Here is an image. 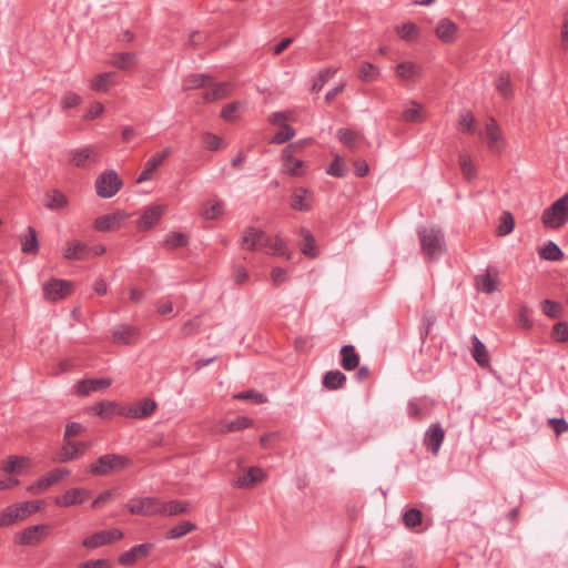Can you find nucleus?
Instances as JSON below:
<instances>
[{
	"instance_id": "nucleus-1",
	"label": "nucleus",
	"mask_w": 568,
	"mask_h": 568,
	"mask_svg": "<svg viewBox=\"0 0 568 568\" xmlns=\"http://www.w3.org/2000/svg\"><path fill=\"white\" fill-rule=\"evenodd\" d=\"M132 465L130 458L119 454H105L100 456L90 466L89 471L97 476H106L111 473L121 471Z\"/></svg>"
},
{
	"instance_id": "nucleus-2",
	"label": "nucleus",
	"mask_w": 568,
	"mask_h": 568,
	"mask_svg": "<svg viewBox=\"0 0 568 568\" xmlns=\"http://www.w3.org/2000/svg\"><path fill=\"white\" fill-rule=\"evenodd\" d=\"M41 507V501H26L10 505L0 511V528L8 527L17 521L27 519Z\"/></svg>"
},
{
	"instance_id": "nucleus-3",
	"label": "nucleus",
	"mask_w": 568,
	"mask_h": 568,
	"mask_svg": "<svg viewBox=\"0 0 568 568\" xmlns=\"http://www.w3.org/2000/svg\"><path fill=\"white\" fill-rule=\"evenodd\" d=\"M242 246L243 248H282L283 243L278 239L273 241L263 230L250 226L243 232Z\"/></svg>"
},
{
	"instance_id": "nucleus-4",
	"label": "nucleus",
	"mask_w": 568,
	"mask_h": 568,
	"mask_svg": "<svg viewBox=\"0 0 568 568\" xmlns=\"http://www.w3.org/2000/svg\"><path fill=\"white\" fill-rule=\"evenodd\" d=\"M541 221L546 226L552 229H558L568 221V193L542 212Z\"/></svg>"
},
{
	"instance_id": "nucleus-5",
	"label": "nucleus",
	"mask_w": 568,
	"mask_h": 568,
	"mask_svg": "<svg viewBox=\"0 0 568 568\" xmlns=\"http://www.w3.org/2000/svg\"><path fill=\"white\" fill-rule=\"evenodd\" d=\"M91 443L88 440H63V445L55 452L53 460L57 463H70L84 456Z\"/></svg>"
},
{
	"instance_id": "nucleus-6",
	"label": "nucleus",
	"mask_w": 568,
	"mask_h": 568,
	"mask_svg": "<svg viewBox=\"0 0 568 568\" xmlns=\"http://www.w3.org/2000/svg\"><path fill=\"white\" fill-rule=\"evenodd\" d=\"M123 182L114 170L102 172L95 180V191L100 197L110 199L122 187Z\"/></svg>"
},
{
	"instance_id": "nucleus-7",
	"label": "nucleus",
	"mask_w": 568,
	"mask_h": 568,
	"mask_svg": "<svg viewBox=\"0 0 568 568\" xmlns=\"http://www.w3.org/2000/svg\"><path fill=\"white\" fill-rule=\"evenodd\" d=\"M42 291L47 301L57 302L71 295L73 284L67 280L51 278L43 284Z\"/></svg>"
},
{
	"instance_id": "nucleus-8",
	"label": "nucleus",
	"mask_w": 568,
	"mask_h": 568,
	"mask_svg": "<svg viewBox=\"0 0 568 568\" xmlns=\"http://www.w3.org/2000/svg\"><path fill=\"white\" fill-rule=\"evenodd\" d=\"M70 163L79 169H89L100 161V153L94 146H85L70 151Z\"/></svg>"
},
{
	"instance_id": "nucleus-9",
	"label": "nucleus",
	"mask_w": 568,
	"mask_h": 568,
	"mask_svg": "<svg viewBox=\"0 0 568 568\" xmlns=\"http://www.w3.org/2000/svg\"><path fill=\"white\" fill-rule=\"evenodd\" d=\"M126 508L131 514L142 516L160 515L161 501L154 497H144L132 499L126 504Z\"/></svg>"
},
{
	"instance_id": "nucleus-10",
	"label": "nucleus",
	"mask_w": 568,
	"mask_h": 568,
	"mask_svg": "<svg viewBox=\"0 0 568 568\" xmlns=\"http://www.w3.org/2000/svg\"><path fill=\"white\" fill-rule=\"evenodd\" d=\"M71 471L68 468H54L44 476L40 477L36 483L28 487V491L34 495L45 491L50 486L59 483L68 477Z\"/></svg>"
},
{
	"instance_id": "nucleus-11",
	"label": "nucleus",
	"mask_w": 568,
	"mask_h": 568,
	"mask_svg": "<svg viewBox=\"0 0 568 568\" xmlns=\"http://www.w3.org/2000/svg\"><path fill=\"white\" fill-rule=\"evenodd\" d=\"M420 248H443L445 236L439 227L420 226L417 231Z\"/></svg>"
},
{
	"instance_id": "nucleus-12",
	"label": "nucleus",
	"mask_w": 568,
	"mask_h": 568,
	"mask_svg": "<svg viewBox=\"0 0 568 568\" xmlns=\"http://www.w3.org/2000/svg\"><path fill=\"white\" fill-rule=\"evenodd\" d=\"M156 408L155 400L151 398H144L129 407H123L119 409V415L134 418V419H143L151 416Z\"/></svg>"
},
{
	"instance_id": "nucleus-13",
	"label": "nucleus",
	"mask_w": 568,
	"mask_h": 568,
	"mask_svg": "<svg viewBox=\"0 0 568 568\" xmlns=\"http://www.w3.org/2000/svg\"><path fill=\"white\" fill-rule=\"evenodd\" d=\"M123 538L119 529L100 530L83 539L82 545L88 549L99 548Z\"/></svg>"
},
{
	"instance_id": "nucleus-14",
	"label": "nucleus",
	"mask_w": 568,
	"mask_h": 568,
	"mask_svg": "<svg viewBox=\"0 0 568 568\" xmlns=\"http://www.w3.org/2000/svg\"><path fill=\"white\" fill-rule=\"evenodd\" d=\"M298 149L297 144L291 143L282 150L283 172L292 176L304 175V162L302 160L294 159L293 154Z\"/></svg>"
},
{
	"instance_id": "nucleus-15",
	"label": "nucleus",
	"mask_w": 568,
	"mask_h": 568,
	"mask_svg": "<svg viewBox=\"0 0 568 568\" xmlns=\"http://www.w3.org/2000/svg\"><path fill=\"white\" fill-rule=\"evenodd\" d=\"M112 381L110 378L81 379L73 386V393L79 397H85L93 392L110 387Z\"/></svg>"
},
{
	"instance_id": "nucleus-16",
	"label": "nucleus",
	"mask_w": 568,
	"mask_h": 568,
	"mask_svg": "<svg viewBox=\"0 0 568 568\" xmlns=\"http://www.w3.org/2000/svg\"><path fill=\"white\" fill-rule=\"evenodd\" d=\"M445 439V430L439 423L432 424L426 430L423 439L425 447L434 455L439 453L442 444Z\"/></svg>"
},
{
	"instance_id": "nucleus-17",
	"label": "nucleus",
	"mask_w": 568,
	"mask_h": 568,
	"mask_svg": "<svg viewBox=\"0 0 568 568\" xmlns=\"http://www.w3.org/2000/svg\"><path fill=\"white\" fill-rule=\"evenodd\" d=\"M128 219L129 215L120 211L112 214H105L95 219L94 227L101 232L114 231L119 229Z\"/></svg>"
},
{
	"instance_id": "nucleus-18",
	"label": "nucleus",
	"mask_w": 568,
	"mask_h": 568,
	"mask_svg": "<svg viewBox=\"0 0 568 568\" xmlns=\"http://www.w3.org/2000/svg\"><path fill=\"white\" fill-rule=\"evenodd\" d=\"M45 525L30 526L16 536V542L21 546H31L40 542L47 530Z\"/></svg>"
},
{
	"instance_id": "nucleus-19",
	"label": "nucleus",
	"mask_w": 568,
	"mask_h": 568,
	"mask_svg": "<svg viewBox=\"0 0 568 568\" xmlns=\"http://www.w3.org/2000/svg\"><path fill=\"white\" fill-rule=\"evenodd\" d=\"M90 496V490L85 488H72L67 490L63 495L58 496L54 503L61 507H70L83 504Z\"/></svg>"
},
{
	"instance_id": "nucleus-20",
	"label": "nucleus",
	"mask_w": 568,
	"mask_h": 568,
	"mask_svg": "<svg viewBox=\"0 0 568 568\" xmlns=\"http://www.w3.org/2000/svg\"><path fill=\"white\" fill-rule=\"evenodd\" d=\"M171 154V149L165 148L164 150L156 152L154 155H152L144 164L143 171L140 173V175L136 179L138 183H143L145 181H149L151 179V174L163 164V162L166 160V158Z\"/></svg>"
},
{
	"instance_id": "nucleus-21",
	"label": "nucleus",
	"mask_w": 568,
	"mask_h": 568,
	"mask_svg": "<svg viewBox=\"0 0 568 568\" xmlns=\"http://www.w3.org/2000/svg\"><path fill=\"white\" fill-rule=\"evenodd\" d=\"M30 466V459L26 456L11 455L0 463V470L7 475H22Z\"/></svg>"
},
{
	"instance_id": "nucleus-22",
	"label": "nucleus",
	"mask_w": 568,
	"mask_h": 568,
	"mask_svg": "<svg viewBox=\"0 0 568 568\" xmlns=\"http://www.w3.org/2000/svg\"><path fill=\"white\" fill-rule=\"evenodd\" d=\"M475 284L478 291L491 294L498 288V271L488 268L483 274L475 277Z\"/></svg>"
},
{
	"instance_id": "nucleus-23",
	"label": "nucleus",
	"mask_w": 568,
	"mask_h": 568,
	"mask_svg": "<svg viewBox=\"0 0 568 568\" xmlns=\"http://www.w3.org/2000/svg\"><path fill=\"white\" fill-rule=\"evenodd\" d=\"M313 194L305 187L294 189L291 196V207L300 212H308L312 210Z\"/></svg>"
},
{
	"instance_id": "nucleus-24",
	"label": "nucleus",
	"mask_w": 568,
	"mask_h": 568,
	"mask_svg": "<svg viewBox=\"0 0 568 568\" xmlns=\"http://www.w3.org/2000/svg\"><path fill=\"white\" fill-rule=\"evenodd\" d=\"M153 549L152 544H140L124 551L119 557V564L122 566H132L138 559L145 558Z\"/></svg>"
},
{
	"instance_id": "nucleus-25",
	"label": "nucleus",
	"mask_w": 568,
	"mask_h": 568,
	"mask_svg": "<svg viewBox=\"0 0 568 568\" xmlns=\"http://www.w3.org/2000/svg\"><path fill=\"white\" fill-rule=\"evenodd\" d=\"M163 214L162 205H151L145 207L142 215L138 220V229L145 231L154 226Z\"/></svg>"
},
{
	"instance_id": "nucleus-26",
	"label": "nucleus",
	"mask_w": 568,
	"mask_h": 568,
	"mask_svg": "<svg viewBox=\"0 0 568 568\" xmlns=\"http://www.w3.org/2000/svg\"><path fill=\"white\" fill-rule=\"evenodd\" d=\"M471 356L474 361L483 368L490 365V356L488 354L486 345L478 338L477 335L471 336Z\"/></svg>"
},
{
	"instance_id": "nucleus-27",
	"label": "nucleus",
	"mask_w": 568,
	"mask_h": 568,
	"mask_svg": "<svg viewBox=\"0 0 568 568\" xmlns=\"http://www.w3.org/2000/svg\"><path fill=\"white\" fill-rule=\"evenodd\" d=\"M457 24L449 19H442L436 28V36L444 43H453L457 33Z\"/></svg>"
},
{
	"instance_id": "nucleus-28",
	"label": "nucleus",
	"mask_w": 568,
	"mask_h": 568,
	"mask_svg": "<svg viewBox=\"0 0 568 568\" xmlns=\"http://www.w3.org/2000/svg\"><path fill=\"white\" fill-rule=\"evenodd\" d=\"M138 331L135 327L130 325H119L112 331V342L130 345L134 343Z\"/></svg>"
},
{
	"instance_id": "nucleus-29",
	"label": "nucleus",
	"mask_w": 568,
	"mask_h": 568,
	"mask_svg": "<svg viewBox=\"0 0 568 568\" xmlns=\"http://www.w3.org/2000/svg\"><path fill=\"white\" fill-rule=\"evenodd\" d=\"M265 478V473L260 467H251L246 474L236 478L234 485L237 488H247Z\"/></svg>"
},
{
	"instance_id": "nucleus-30",
	"label": "nucleus",
	"mask_w": 568,
	"mask_h": 568,
	"mask_svg": "<svg viewBox=\"0 0 568 568\" xmlns=\"http://www.w3.org/2000/svg\"><path fill=\"white\" fill-rule=\"evenodd\" d=\"M402 120L408 123H420L425 121V114L422 104L410 100L402 112Z\"/></svg>"
},
{
	"instance_id": "nucleus-31",
	"label": "nucleus",
	"mask_w": 568,
	"mask_h": 568,
	"mask_svg": "<svg viewBox=\"0 0 568 568\" xmlns=\"http://www.w3.org/2000/svg\"><path fill=\"white\" fill-rule=\"evenodd\" d=\"M230 94V83L219 82L211 84L203 93V100L205 102H213L222 100Z\"/></svg>"
},
{
	"instance_id": "nucleus-32",
	"label": "nucleus",
	"mask_w": 568,
	"mask_h": 568,
	"mask_svg": "<svg viewBox=\"0 0 568 568\" xmlns=\"http://www.w3.org/2000/svg\"><path fill=\"white\" fill-rule=\"evenodd\" d=\"M485 133L487 138L488 148L494 151H498L500 149L499 142L501 141L500 129L494 118H490L485 128Z\"/></svg>"
},
{
	"instance_id": "nucleus-33",
	"label": "nucleus",
	"mask_w": 568,
	"mask_h": 568,
	"mask_svg": "<svg viewBox=\"0 0 568 568\" xmlns=\"http://www.w3.org/2000/svg\"><path fill=\"white\" fill-rule=\"evenodd\" d=\"M68 203V197L59 190H51L45 193L44 205L51 211L62 210Z\"/></svg>"
},
{
	"instance_id": "nucleus-34",
	"label": "nucleus",
	"mask_w": 568,
	"mask_h": 568,
	"mask_svg": "<svg viewBox=\"0 0 568 568\" xmlns=\"http://www.w3.org/2000/svg\"><path fill=\"white\" fill-rule=\"evenodd\" d=\"M341 365L345 371H353L358 366L359 356L353 345H345L341 348Z\"/></svg>"
},
{
	"instance_id": "nucleus-35",
	"label": "nucleus",
	"mask_w": 568,
	"mask_h": 568,
	"mask_svg": "<svg viewBox=\"0 0 568 568\" xmlns=\"http://www.w3.org/2000/svg\"><path fill=\"white\" fill-rule=\"evenodd\" d=\"M115 84L114 72H103L91 81L90 88L95 92H106L111 85Z\"/></svg>"
},
{
	"instance_id": "nucleus-36",
	"label": "nucleus",
	"mask_w": 568,
	"mask_h": 568,
	"mask_svg": "<svg viewBox=\"0 0 568 568\" xmlns=\"http://www.w3.org/2000/svg\"><path fill=\"white\" fill-rule=\"evenodd\" d=\"M122 407H119L116 402L112 400H102L94 406L91 407V410L102 417V418H111L113 415H119V409Z\"/></svg>"
},
{
	"instance_id": "nucleus-37",
	"label": "nucleus",
	"mask_w": 568,
	"mask_h": 568,
	"mask_svg": "<svg viewBox=\"0 0 568 568\" xmlns=\"http://www.w3.org/2000/svg\"><path fill=\"white\" fill-rule=\"evenodd\" d=\"M253 425V420L245 416H240L234 420L225 422L222 424L221 428L217 430L221 434L225 433H234L245 428H248Z\"/></svg>"
},
{
	"instance_id": "nucleus-38",
	"label": "nucleus",
	"mask_w": 568,
	"mask_h": 568,
	"mask_svg": "<svg viewBox=\"0 0 568 568\" xmlns=\"http://www.w3.org/2000/svg\"><path fill=\"white\" fill-rule=\"evenodd\" d=\"M346 376L341 371H329L323 377V385L327 389L335 390L344 386Z\"/></svg>"
},
{
	"instance_id": "nucleus-39",
	"label": "nucleus",
	"mask_w": 568,
	"mask_h": 568,
	"mask_svg": "<svg viewBox=\"0 0 568 568\" xmlns=\"http://www.w3.org/2000/svg\"><path fill=\"white\" fill-rule=\"evenodd\" d=\"M196 529V525L189 521V520H184V521H181L180 524H178L176 526L172 527L168 534H166V538L168 539H179V538H182L183 536L187 535L189 532L193 531Z\"/></svg>"
},
{
	"instance_id": "nucleus-40",
	"label": "nucleus",
	"mask_w": 568,
	"mask_h": 568,
	"mask_svg": "<svg viewBox=\"0 0 568 568\" xmlns=\"http://www.w3.org/2000/svg\"><path fill=\"white\" fill-rule=\"evenodd\" d=\"M160 515L174 516L189 510V504L180 500H171L168 504L161 503Z\"/></svg>"
},
{
	"instance_id": "nucleus-41",
	"label": "nucleus",
	"mask_w": 568,
	"mask_h": 568,
	"mask_svg": "<svg viewBox=\"0 0 568 568\" xmlns=\"http://www.w3.org/2000/svg\"><path fill=\"white\" fill-rule=\"evenodd\" d=\"M396 74L404 80H409L419 74V67L414 62L405 61L396 65Z\"/></svg>"
},
{
	"instance_id": "nucleus-42",
	"label": "nucleus",
	"mask_w": 568,
	"mask_h": 568,
	"mask_svg": "<svg viewBox=\"0 0 568 568\" xmlns=\"http://www.w3.org/2000/svg\"><path fill=\"white\" fill-rule=\"evenodd\" d=\"M209 79L210 77L206 74H191L183 80V90L189 91L204 88Z\"/></svg>"
},
{
	"instance_id": "nucleus-43",
	"label": "nucleus",
	"mask_w": 568,
	"mask_h": 568,
	"mask_svg": "<svg viewBox=\"0 0 568 568\" xmlns=\"http://www.w3.org/2000/svg\"><path fill=\"white\" fill-rule=\"evenodd\" d=\"M135 62V54L131 52H120L113 58V65L120 70L130 69Z\"/></svg>"
},
{
	"instance_id": "nucleus-44",
	"label": "nucleus",
	"mask_w": 568,
	"mask_h": 568,
	"mask_svg": "<svg viewBox=\"0 0 568 568\" xmlns=\"http://www.w3.org/2000/svg\"><path fill=\"white\" fill-rule=\"evenodd\" d=\"M233 398L239 400H252L255 404H263L267 402V397L255 389L236 393L233 395Z\"/></svg>"
},
{
	"instance_id": "nucleus-45",
	"label": "nucleus",
	"mask_w": 568,
	"mask_h": 568,
	"mask_svg": "<svg viewBox=\"0 0 568 568\" xmlns=\"http://www.w3.org/2000/svg\"><path fill=\"white\" fill-rule=\"evenodd\" d=\"M295 135V130L288 124H282L280 130L271 139L274 144H283L290 141Z\"/></svg>"
},
{
	"instance_id": "nucleus-46",
	"label": "nucleus",
	"mask_w": 568,
	"mask_h": 568,
	"mask_svg": "<svg viewBox=\"0 0 568 568\" xmlns=\"http://www.w3.org/2000/svg\"><path fill=\"white\" fill-rule=\"evenodd\" d=\"M336 71L337 70L333 68H326L321 70L313 82L312 90L315 92H320L323 89L324 84L335 75Z\"/></svg>"
},
{
	"instance_id": "nucleus-47",
	"label": "nucleus",
	"mask_w": 568,
	"mask_h": 568,
	"mask_svg": "<svg viewBox=\"0 0 568 568\" xmlns=\"http://www.w3.org/2000/svg\"><path fill=\"white\" fill-rule=\"evenodd\" d=\"M378 75V68L369 62L361 64L358 70V78L364 82H372Z\"/></svg>"
},
{
	"instance_id": "nucleus-48",
	"label": "nucleus",
	"mask_w": 568,
	"mask_h": 568,
	"mask_svg": "<svg viewBox=\"0 0 568 568\" xmlns=\"http://www.w3.org/2000/svg\"><path fill=\"white\" fill-rule=\"evenodd\" d=\"M423 514L417 508H410L403 515V523L407 528H414L422 524Z\"/></svg>"
},
{
	"instance_id": "nucleus-49",
	"label": "nucleus",
	"mask_w": 568,
	"mask_h": 568,
	"mask_svg": "<svg viewBox=\"0 0 568 568\" xmlns=\"http://www.w3.org/2000/svg\"><path fill=\"white\" fill-rule=\"evenodd\" d=\"M459 165L465 179L470 182L476 175L475 166L469 155H459Z\"/></svg>"
},
{
	"instance_id": "nucleus-50",
	"label": "nucleus",
	"mask_w": 568,
	"mask_h": 568,
	"mask_svg": "<svg viewBox=\"0 0 568 568\" xmlns=\"http://www.w3.org/2000/svg\"><path fill=\"white\" fill-rule=\"evenodd\" d=\"M497 91L504 97L509 98L513 94L510 77L508 73L501 72L496 83Z\"/></svg>"
},
{
	"instance_id": "nucleus-51",
	"label": "nucleus",
	"mask_w": 568,
	"mask_h": 568,
	"mask_svg": "<svg viewBox=\"0 0 568 568\" xmlns=\"http://www.w3.org/2000/svg\"><path fill=\"white\" fill-rule=\"evenodd\" d=\"M515 227V220L510 212H504L500 217V223L497 227L498 235H507L509 234Z\"/></svg>"
},
{
	"instance_id": "nucleus-52",
	"label": "nucleus",
	"mask_w": 568,
	"mask_h": 568,
	"mask_svg": "<svg viewBox=\"0 0 568 568\" xmlns=\"http://www.w3.org/2000/svg\"><path fill=\"white\" fill-rule=\"evenodd\" d=\"M475 116L470 111H464L459 115L458 124L462 132L471 134L475 132Z\"/></svg>"
},
{
	"instance_id": "nucleus-53",
	"label": "nucleus",
	"mask_w": 568,
	"mask_h": 568,
	"mask_svg": "<svg viewBox=\"0 0 568 568\" xmlns=\"http://www.w3.org/2000/svg\"><path fill=\"white\" fill-rule=\"evenodd\" d=\"M346 165L343 162V160L337 155L335 159L331 162L329 166L326 170V173L328 175L335 176V178H344L346 175Z\"/></svg>"
},
{
	"instance_id": "nucleus-54",
	"label": "nucleus",
	"mask_w": 568,
	"mask_h": 568,
	"mask_svg": "<svg viewBox=\"0 0 568 568\" xmlns=\"http://www.w3.org/2000/svg\"><path fill=\"white\" fill-rule=\"evenodd\" d=\"M337 138L342 143L353 149L356 146L358 133L351 129H339L337 131Z\"/></svg>"
},
{
	"instance_id": "nucleus-55",
	"label": "nucleus",
	"mask_w": 568,
	"mask_h": 568,
	"mask_svg": "<svg viewBox=\"0 0 568 568\" xmlns=\"http://www.w3.org/2000/svg\"><path fill=\"white\" fill-rule=\"evenodd\" d=\"M165 244L173 247H184L189 244V237L181 232H172L165 239Z\"/></svg>"
},
{
	"instance_id": "nucleus-56",
	"label": "nucleus",
	"mask_w": 568,
	"mask_h": 568,
	"mask_svg": "<svg viewBox=\"0 0 568 568\" xmlns=\"http://www.w3.org/2000/svg\"><path fill=\"white\" fill-rule=\"evenodd\" d=\"M85 432V427L78 422L68 423L63 434V440H71L72 437L82 435Z\"/></svg>"
},
{
	"instance_id": "nucleus-57",
	"label": "nucleus",
	"mask_w": 568,
	"mask_h": 568,
	"mask_svg": "<svg viewBox=\"0 0 568 568\" xmlns=\"http://www.w3.org/2000/svg\"><path fill=\"white\" fill-rule=\"evenodd\" d=\"M399 37L406 41H413L418 34V28L415 23H404L397 30Z\"/></svg>"
},
{
	"instance_id": "nucleus-58",
	"label": "nucleus",
	"mask_w": 568,
	"mask_h": 568,
	"mask_svg": "<svg viewBox=\"0 0 568 568\" xmlns=\"http://www.w3.org/2000/svg\"><path fill=\"white\" fill-rule=\"evenodd\" d=\"M542 312L551 318H558L561 315L562 307L555 301L545 300L542 302Z\"/></svg>"
},
{
	"instance_id": "nucleus-59",
	"label": "nucleus",
	"mask_w": 568,
	"mask_h": 568,
	"mask_svg": "<svg viewBox=\"0 0 568 568\" xmlns=\"http://www.w3.org/2000/svg\"><path fill=\"white\" fill-rule=\"evenodd\" d=\"M552 336L559 343L568 342V323L558 322L552 327Z\"/></svg>"
},
{
	"instance_id": "nucleus-60",
	"label": "nucleus",
	"mask_w": 568,
	"mask_h": 568,
	"mask_svg": "<svg viewBox=\"0 0 568 568\" xmlns=\"http://www.w3.org/2000/svg\"><path fill=\"white\" fill-rule=\"evenodd\" d=\"M82 99L79 94L72 91H68L63 94L61 99L62 109H70L78 106L81 103Z\"/></svg>"
},
{
	"instance_id": "nucleus-61",
	"label": "nucleus",
	"mask_w": 568,
	"mask_h": 568,
	"mask_svg": "<svg viewBox=\"0 0 568 568\" xmlns=\"http://www.w3.org/2000/svg\"><path fill=\"white\" fill-rule=\"evenodd\" d=\"M21 248H38L37 232L33 227H28V233L21 241Z\"/></svg>"
},
{
	"instance_id": "nucleus-62",
	"label": "nucleus",
	"mask_w": 568,
	"mask_h": 568,
	"mask_svg": "<svg viewBox=\"0 0 568 568\" xmlns=\"http://www.w3.org/2000/svg\"><path fill=\"white\" fill-rule=\"evenodd\" d=\"M203 143L207 150L217 151L221 149L223 140L212 133H205L203 136Z\"/></svg>"
},
{
	"instance_id": "nucleus-63",
	"label": "nucleus",
	"mask_w": 568,
	"mask_h": 568,
	"mask_svg": "<svg viewBox=\"0 0 568 568\" xmlns=\"http://www.w3.org/2000/svg\"><path fill=\"white\" fill-rule=\"evenodd\" d=\"M292 120V112H288V111H280V112H274L268 121L274 124V125H282V124H286L285 122L286 121H290Z\"/></svg>"
},
{
	"instance_id": "nucleus-64",
	"label": "nucleus",
	"mask_w": 568,
	"mask_h": 568,
	"mask_svg": "<svg viewBox=\"0 0 568 568\" xmlns=\"http://www.w3.org/2000/svg\"><path fill=\"white\" fill-rule=\"evenodd\" d=\"M78 568H111V565L105 559H97L82 562Z\"/></svg>"
}]
</instances>
